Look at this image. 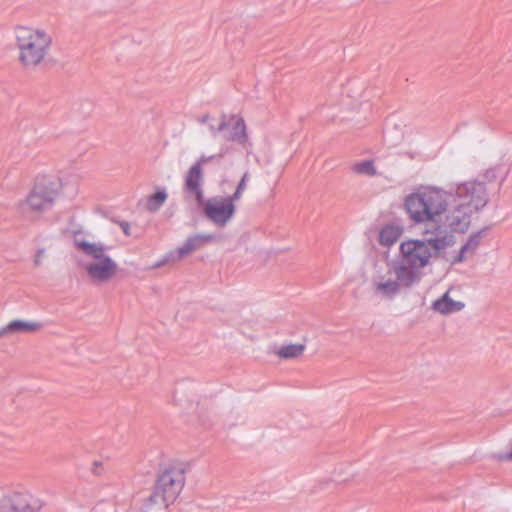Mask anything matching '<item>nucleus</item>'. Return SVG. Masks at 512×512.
<instances>
[{
	"instance_id": "nucleus-21",
	"label": "nucleus",
	"mask_w": 512,
	"mask_h": 512,
	"mask_svg": "<svg viewBox=\"0 0 512 512\" xmlns=\"http://www.w3.org/2000/svg\"><path fill=\"white\" fill-rule=\"evenodd\" d=\"M46 257H47L46 249H44V248L38 249L34 256V264L36 266L42 265Z\"/></svg>"
},
{
	"instance_id": "nucleus-19",
	"label": "nucleus",
	"mask_w": 512,
	"mask_h": 512,
	"mask_svg": "<svg viewBox=\"0 0 512 512\" xmlns=\"http://www.w3.org/2000/svg\"><path fill=\"white\" fill-rule=\"evenodd\" d=\"M352 171L356 174L370 177L376 175L377 173L374 162L371 160H365L355 163L352 166Z\"/></svg>"
},
{
	"instance_id": "nucleus-15",
	"label": "nucleus",
	"mask_w": 512,
	"mask_h": 512,
	"mask_svg": "<svg viewBox=\"0 0 512 512\" xmlns=\"http://www.w3.org/2000/svg\"><path fill=\"white\" fill-rule=\"evenodd\" d=\"M481 243V233L472 234L461 247L459 253L451 259L453 264L460 263L475 254Z\"/></svg>"
},
{
	"instance_id": "nucleus-13",
	"label": "nucleus",
	"mask_w": 512,
	"mask_h": 512,
	"mask_svg": "<svg viewBox=\"0 0 512 512\" xmlns=\"http://www.w3.org/2000/svg\"><path fill=\"white\" fill-rule=\"evenodd\" d=\"M456 293L455 290H448L440 299L433 303V309L441 314H450L462 310L465 303Z\"/></svg>"
},
{
	"instance_id": "nucleus-11",
	"label": "nucleus",
	"mask_w": 512,
	"mask_h": 512,
	"mask_svg": "<svg viewBox=\"0 0 512 512\" xmlns=\"http://www.w3.org/2000/svg\"><path fill=\"white\" fill-rule=\"evenodd\" d=\"M184 484L183 474L174 471H165L159 478L157 491L164 502H173L180 494Z\"/></svg>"
},
{
	"instance_id": "nucleus-3",
	"label": "nucleus",
	"mask_w": 512,
	"mask_h": 512,
	"mask_svg": "<svg viewBox=\"0 0 512 512\" xmlns=\"http://www.w3.org/2000/svg\"><path fill=\"white\" fill-rule=\"evenodd\" d=\"M450 194L438 186L421 185L409 193L403 207L414 224L435 222L448 210Z\"/></svg>"
},
{
	"instance_id": "nucleus-18",
	"label": "nucleus",
	"mask_w": 512,
	"mask_h": 512,
	"mask_svg": "<svg viewBox=\"0 0 512 512\" xmlns=\"http://www.w3.org/2000/svg\"><path fill=\"white\" fill-rule=\"evenodd\" d=\"M7 507L13 512H31L30 496L26 493H15Z\"/></svg>"
},
{
	"instance_id": "nucleus-17",
	"label": "nucleus",
	"mask_w": 512,
	"mask_h": 512,
	"mask_svg": "<svg viewBox=\"0 0 512 512\" xmlns=\"http://www.w3.org/2000/svg\"><path fill=\"white\" fill-rule=\"evenodd\" d=\"M305 351V345L300 343L288 344L277 348L274 354L282 359H294L301 356Z\"/></svg>"
},
{
	"instance_id": "nucleus-16",
	"label": "nucleus",
	"mask_w": 512,
	"mask_h": 512,
	"mask_svg": "<svg viewBox=\"0 0 512 512\" xmlns=\"http://www.w3.org/2000/svg\"><path fill=\"white\" fill-rule=\"evenodd\" d=\"M403 233V228L398 225H386L379 232L381 245L390 247L398 241Z\"/></svg>"
},
{
	"instance_id": "nucleus-1",
	"label": "nucleus",
	"mask_w": 512,
	"mask_h": 512,
	"mask_svg": "<svg viewBox=\"0 0 512 512\" xmlns=\"http://www.w3.org/2000/svg\"><path fill=\"white\" fill-rule=\"evenodd\" d=\"M456 243V237L444 226L439 225L424 239L406 238L399 245V261L396 264L409 272L419 282L421 271L428 267L432 260L447 252Z\"/></svg>"
},
{
	"instance_id": "nucleus-24",
	"label": "nucleus",
	"mask_w": 512,
	"mask_h": 512,
	"mask_svg": "<svg viewBox=\"0 0 512 512\" xmlns=\"http://www.w3.org/2000/svg\"><path fill=\"white\" fill-rule=\"evenodd\" d=\"M0 512H13V511H11V509H8L7 506H4V507L0 508Z\"/></svg>"
},
{
	"instance_id": "nucleus-2",
	"label": "nucleus",
	"mask_w": 512,
	"mask_h": 512,
	"mask_svg": "<svg viewBox=\"0 0 512 512\" xmlns=\"http://www.w3.org/2000/svg\"><path fill=\"white\" fill-rule=\"evenodd\" d=\"M488 202L483 183L468 181L459 184L452 199V208L441 224L455 237L465 234L471 226L472 217Z\"/></svg>"
},
{
	"instance_id": "nucleus-7",
	"label": "nucleus",
	"mask_w": 512,
	"mask_h": 512,
	"mask_svg": "<svg viewBox=\"0 0 512 512\" xmlns=\"http://www.w3.org/2000/svg\"><path fill=\"white\" fill-rule=\"evenodd\" d=\"M248 173H244L237 182L233 194L229 197H214L207 201L203 200L205 215L216 225H226L235 214V202L240 200L247 188Z\"/></svg>"
},
{
	"instance_id": "nucleus-5",
	"label": "nucleus",
	"mask_w": 512,
	"mask_h": 512,
	"mask_svg": "<svg viewBox=\"0 0 512 512\" xmlns=\"http://www.w3.org/2000/svg\"><path fill=\"white\" fill-rule=\"evenodd\" d=\"M73 243L84 257L83 268L91 282L104 284L116 277L118 264L106 253V246L81 231L74 232Z\"/></svg>"
},
{
	"instance_id": "nucleus-8",
	"label": "nucleus",
	"mask_w": 512,
	"mask_h": 512,
	"mask_svg": "<svg viewBox=\"0 0 512 512\" xmlns=\"http://www.w3.org/2000/svg\"><path fill=\"white\" fill-rule=\"evenodd\" d=\"M416 283L407 270L392 262L387 272L373 281L372 289L381 297L392 298L402 288H409Z\"/></svg>"
},
{
	"instance_id": "nucleus-14",
	"label": "nucleus",
	"mask_w": 512,
	"mask_h": 512,
	"mask_svg": "<svg viewBox=\"0 0 512 512\" xmlns=\"http://www.w3.org/2000/svg\"><path fill=\"white\" fill-rule=\"evenodd\" d=\"M41 329V324L35 321L13 320L0 329V336L15 333H33Z\"/></svg>"
},
{
	"instance_id": "nucleus-6",
	"label": "nucleus",
	"mask_w": 512,
	"mask_h": 512,
	"mask_svg": "<svg viewBox=\"0 0 512 512\" xmlns=\"http://www.w3.org/2000/svg\"><path fill=\"white\" fill-rule=\"evenodd\" d=\"M62 190L63 182L59 177L39 175L25 199L19 203V209L23 213L42 214L55 204Z\"/></svg>"
},
{
	"instance_id": "nucleus-23",
	"label": "nucleus",
	"mask_w": 512,
	"mask_h": 512,
	"mask_svg": "<svg viewBox=\"0 0 512 512\" xmlns=\"http://www.w3.org/2000/svg\"><path fill=\"white\" fill-rule=\"evenodd\" d=\"M358 98L357 97H351V100L350 101H347V102H344V104L346 106H348L349 108L353 109L355 107L358 106Z\"/></svg>"
},
{
	"instance_id": "nucleus-22",
	"label": "nucleus",
	"mask_w": 512,
	"mask_h": 512,
	"mask_svg": "<svg viewBox=\"0 0 512 512\" xmlns=\"http://www.w3.org/2000/svg\"><path fill=\"white\" fill-rule=\"evenodd\" d=\"M221 191L227 193L232 188V183L228 179H223L220 184Z\"/></svg>"
},
{
	"instance_id": "nucleus-9",
	"label": "nucleus",
	"mask_w": 512,
	"mask_h": 512,
	"mask_svg": "<svg viewBox=\"0 0 512 512\" xmlns=\"http://www.w3.org/2000/svg\"><path fill=\"white\" fill-rule=\"evenodd\" d=\"M202 122L209 124L210 132L214 135L224 133L227 140L241 145H245L248 141L245 121L239 115L220 114L216 117L206 115Z\"/></svg>"
},
{
	"instance_id": "nucleus-12",
	"label": "nucleus",
	"mask_w": 512,
	"mask_h": 512,
	"mask_svg": "<svg viewBox=\"0 0 512 512\" xmlns=\"http://www.w3.org/2000/svg\"><path fill=\"white\" fill-rule=\"evenodd\" d=\"M208 161V158L201 157L193 164L185 175V188L194 196L198 203H203V190L201 183L203 180V169L202 166Z\"/></svg>"
},
{
	"instance_id": "nucleus-10",
	"label": "nucleus",
	"mask_w": 512,
	"mask_h": 512,
	"mask_svg": "<svg viewBox=\"0 0 512 512\" xmlns=\"http://www.w3.org/2000/svg\"><path fill=\"white\" fill-rule=\"evenodd\" d=\"M213 235L202 234L189 237L181 246L177 247L174 251L169 254L168 258H164L158 263L151 266V268H159L171 261H181L197 249L204 246L206 243L213 240Z\"/></svg>"
},
{
	"instance_id": "nucleus-20",
	"label": "nucleus",
	"mask_w": 512,
	"mask_h": 512,
	"mask_svg": "<svg viewBox=\"0 0 512 512\" xmlns=\"http://www.w3.org/2000/svg\"><path fill=\"white\" fill-rule=\"evenodd\" d=\"M167 199V193L165 190H158L154 194L150 195L147 199L146 206L150 211L159 209Z\"/></svg>"
},
{
	"instance_id": "nucleus-4",
	"label": "nucleus",
	"mask_w": 512,
	"mask_h": 512,
	"mask_svg": "<svg viewBox=\"0 0 512 512\" xmlns=\"http://www.w3.org/2000/svg\"><path fill=\"white\" fill-rule=\"evenodd\" d=\"M13 35L21 67L36 69L48 61L53 37L45 28L21 24L14 28Z\"/></svg>"
},
{
	"instance_id": "nucleus-25",
	"label": "nucleus",
	"mask_w": 512,
	"mask_h": 512,
	"mask_svg": "<svg viewBox=\"0 0 512 512\" xmlns=\"http://www.w3.org/2000/svg\"><path fill=\"white\" fill-rule=\"evenodd\" d=\"M226 152H227V149L222 150V152L220 153V156H223Z\"/></svg>"
}]
</instances>
